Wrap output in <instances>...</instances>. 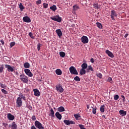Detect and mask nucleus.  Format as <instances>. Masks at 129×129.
I'll return each instance as SVG.
<instances>
[{"label": "nucleus", "mask_w": 129, "mask_h": 129, "mask_svg": "<svg viewBox=\"0 0 129 129\" xmlns=\"http://www.w3.org/2000/svg\"><path fill=\"white\" fill-rule=\"evenodd\" d=\"M20 80L22 81V82H24V83H26L28 84L29 83V79L28 78V77L26 76L24 74L21 75L20 76Z\"/></svg>", "instance_id": "1"}, {"label": "nucleus", "mask_w": 129, "mask_h": 129, "mask_svg": "<svg viewBox=\"0 0 129 129\" xmlns=\"http://www.w3.org/2000/svg\"><path fill=\"white\" fill-rule=\"evenodd\" d=\"M50 19L52 20V21L57 22L58 23H61V21H62V18L60 17L59 15L51 17H50Z\"/></svg>", "instance_id": "2"}, {"label": "nucleus", "mask_w": 129, "mask_h": 129, "mask_svg": "<svg viewBox=\"0 0 129 129\" xmlns=\"http://www.w3.org/2000/svg\"><path fill=\"white\" fill-rule=\"evenodd\" d=\"M70 72L71 74H74L75 75H78V72L76 70L75 67L72 66L69 69Z\"/></svg>", "instance_id": "3"}, {"label": "nucleus", "mask_w": 129, "mask_h": 129, "mask_svg": "<svg viewBox=\"0 0 129 129\" xmlns=\"http://www.w3.org/2000/svg\"><path fill=\"white\" fill-rule=\"evenodd\" d=\"M17 107H21L23 105V101L21 97H18L16 100Z\"/></svg>", "instance_id": "4"}, {"label": "nucleus", "mask_w": 129, "mask_h": 129, "mask_svg": "<svg viewBox=\"0 0 129 129\" xmlns=\"http://www.w3.org/2000/svg\"><path fill=\"white\" fill-rule=\"evenodd\" d=\"M34 124H35L36 127H37V128L44 129V127L43 126V125L39 121H37V120L35 121Z\"/></svg>", "instance_id": "5"}, {"label": "nucleus", "mask_w": 129, "mask_h": 129, "mask_svg": "<svg viewBox=\"0 0 129 129\" xmlns=\"http://www.w3.org/2000/svg\"><path fill=\"white\" fill-rule=\"evenodd\" d=\"M5 68H7L8 72H14V71H15V67H12L11 66V65L5 64Z\"/></svg>", "instance_id": "6"}, {"label": "nucleus", "mask_w": 129, "mask_h": 129, "mask_svg": "<svg viewBox=\"0 0 129 129\" xmlns=\"http://www.w3.org/2000/svg\"><path fill=\"white\" fill-rule=\"evenodd\" d=\"M110 17L113 21H114L115 20L114 17H115L116 18V17H117V15L116 14V12H115V11L112 10L111 11Z\"/></svg>", "instance_id": "7"}, {"label": "nucleus", "mask_w": 129, "mask_h": 129, "mask_svg": "<svg viewBox=\"0 0 129 129\" xmlns=\"http://www.w3.org/2000/svg\"><path fill=\"white\" fill-rule=\"evenodd\" d=\"M56 90L62 93L64 91V89L62 87V85L60 84L56 86Z\"/></svg>", "instance_id": "8"}, {"label": "nucleus", "mask_w": 129, "mask_h": 129, "mask_svg": "<svg viewBox=\"0 0 129 129\" xmlns=\"http://www.w3.org/2000/svg\"><path fill=\"white\" fill-rule=\"evenodd\" d=\"M64 123H65L67 125H70V124H75V122L72 120H64Z\"/></svg>", "instance_id": "9"}, {"label": "nucleus", "mask_w": 129, "mask_h": 129, "mask_svg": "<svg viewBox=\"0 0 129 129\" xmlns=\"http://www.w3.org/2000/svg\"><path fill=\"white\" fill-rule=\"evenodd\" d=\"M81 41L84 44H87L88 43V37L87 36H84L81 38Z\"/></svg>", "instance_id": "10"}, {"label": "nucleus", "mask_w": 129, "mask_h": 129, "mask_svg": "<svg viewBox=\"0 0 129 129\" xmlns=\"http://www.w3.org/2000/svg\"><path fill=\"white\" fill-rule=\"evenodd\" d=\"M105 53L108 55L109 57H110V58H114V55H113V53H112L111 51L107 49L105 51Z\"/></svg>", "instance_id": "11"}, {"label": "nucleus", "mask_w": 129, "mask_h": 129, "mask_svg": "<svg viewBox=\"0 0 129 129\" xmlns=\"http://www.w3.org/2000/svg\"><path fill=\"white\" fill-rule=\"evenodd\" d=\"M33 92H34V95L37 96V97L41 95V93H40V91L37 89H34Z\"/></svg>", "instance_id": "12"}, {"label": "nucleus", "mask_w": 129, "mask_h": 129, "mask_svg": "<svg viewBox=\"0 0 129 129\" xmlns=\"http://www.w3.org/2000/svg\"><path fill=\"white\" fill-rule=\"evenodd\" d=\"M55 32L57 33V35L59 38H61V37L63 36V33L60 29L56 30Z\"/></svg>", "instance_id": "13"}, {"label": "nucleus", "mask_w": 129, "mask_h": 129, "mask_svg": "<svg viewBox=\"0 0 129 129\" xmlns=\"http://www.w3.org/2000/svg\"><path fill=\"white\" fill-rule=\"evenodd\" d=\"M7 118H8L9 120H14V119H15V116L11 114V113H9L7 114Z\"/></svg>", "instance_id": "14"}, {"label": "nucleus", "mask_w": 129, "mask_h": 129, "mask_svg": "<svg viewBox=\"0 0 129 129\" xmlns=\"http://www.w3.org/2000/svg\"><path fill=\"white\" fill-rule=\"evenodd\" d=\"M23 20L25 23H31V19L28 16L24 17Z\"/></svg>", "instance_id": "15"}, {"label": "nucleus", "mask_w": 129, "mask_h": 129, "mask_svg": "<svg viewBox=\"0 0 129 129\" xmlns=\"http://www.w3.org/2000/svg\"><path fill=\"white\" fill-rule=\"evenodd\" d=\"M119 113L121 116H125V115H126V111L120 110L119 111Z\"/></svg>", "instance_id": "16"}, {"label": "nucleus", "mask_w": 129, "mask_h": 129, "mask_svg": "<svg viewBox=\"0 0 129 129\" xmlns=\"http://www.w3.org/2000/svg\"><path fill=\"white\" fill-rule=\"evenodd\" d=\"M55 116L58 118V119L60 120L62 119V115L59 113V112H56L55 113Z\"/></svg>", "instance_id": "17"}, {"label": "nucleus", "mask_w": 129, "mask_h": 129, "mask_svg": "<svg viewBox=\"0 0 129 129\" xmlns=\"http://www.w3.org/2000/svg\"><path fill=\"white\" fill-rule=\"evenodd\" d=\"M89 71H92L93 72V71H94V70H93V68H92V67L91 66H89L88 67V68L87 69L86 72L87 73H89Z\"/></svg>", "instance_id": "18"}, {"label": "nucleus", "mask_w": 129, "mask_h": 129, "mask_svg": "<svg viewBox=\"0 0 129 129\" xmlns=\"http://www.w3.org/2000/svg\"><path fill=\"white\" fill-rule=\"evenodd\" d=\"M105 109V105H102L100 106V111H101L102 113L104 112Z\"/></svg>", "instance_id": "19"}, {"label": "nucleus", "mask_w": 129, "mask_h": 129, "mask_svg": "<svg viewBox=\"0 0 129 129\" xmlns=\"http://www.w3.org/2000/svg\"><path fill=\"white\" fill-rule=\"evenodd\" d=\"M12 129H18V125L16 124V122H12Z\"/></svg>", "instance_id": "20"}, {"label": "nucleus", "mask_w": 129, "mask_h": 129, "mask_svg": "<svg viewBox=\"0 0 129 129\" xmlns=\"http://www.w3.org/2000/svg\"><path fill=\"white\" fill-rule=\"evenodd\" d=\"M50 10H51L53 12H56L57 6H56V5H53L50 7Z\"/></svg>", "instance_id": "21"}, {"label": "nucleus", "mask_w": 129, "mask_h": 129, "mask_svg": "<svg viewBox=\"0 0 129 129\" xmlns=\"http://www.w3.org/2000/svg\"><path fill=\"white\" fill-rule=\"evenodd\" d=\"M19 7L21 12H23V11H24V10H25V7H24V6L23 5V4L20 3L19 4Z\"/></svg>", "instance_id": "22"}, {"label": "nucleus", "mask_w": 129, "mask_h": 129, "mask_svg": "<svg viewBox=\"0 0 129 129\" xmlns=\"http://www.w3.org/2000/svg\"><path fill=\"white\" fill-rule=\"evenodd\" d=\"M57 111L59 112H63V111H65V108L63 106H60L57 108Z\"/></svg>", "instance_id": "23"}, {"label": "nucleus", "mask_w": 129, "mask_h": 129, "mask_svg": "<svg viewBox=\"0 0 129 129\" xmlns=\"http://www.w3.org/2000/svg\"><path fill=\"white\" fill-rule=\"evenodd\" d=\"M55 73L56 75H62V71L58 69L56 70Z\"/></svg>", "instance_id": "24"}, {"label": "nucleus", "mask_w": 129, "mask_h": 129, "mask_svg": "<svg viewBox=\"0 0 129 129\" xmlns=\"http://www.w3.org/2000/svg\"><path fill=\"white\" fill-rule=\"evenodd\" d=\"M86 74V71L84 69H81L80 71V75H84V74Z\"/></svg>", "instance_id": "25"}, {"label": "nucleus", "mask_w": 129, "mask_h": 129, "mask_svg": "<svg viewBox=\"0 0 129 129\" xmlns=\"http://www.w3.org/2000/svg\"><path fill=\"white\" fill-rule=\"evenodd\" d=\"M50 116H52V117H55V113L54 112V110H53V109H50Z\"/></svg>", "instance_id": "26"}, {"label": "nucleus", "mask_w": 129, "mask_h": 129, "mask_svg": "<svg viewBox=\"0 0 129 129\" xmlns=\"http://www.w3.org/2000/svg\"><path fill=\"white\" fill-rule=\"evenodd\" d=\"M81 67H82V69H85V70L87 69V67H88L87 63H83L82 64Z\"/></svg>", "instance_id": "27"}, {"label": "nucleus", "mask_w": 129, "mask_h": 129, "mask_svg": "<svg viewBox=\"0 0 129 129\" xmlns=\"http://www.w3.org/2000/svg\"><path fill=\"white\" fill-rule=\"evenodd\" d=\"M73 10L74 12H76L77 10H79V7L77 6V5H75L73 7Z\"/></svg>", "instance_id": "28"}, {"label": "nucleus", "mask_w": 129, "mask_h": 129, "mask_svg": "<svg viewBox=\"0 0 129 129\" xmlns=\"http://www.w3.org/2000/svg\"><path fill=\"white\" fill-rule=\"evenodd\" d=\"M4 69H5V65L2 64L0 67V73H3V72H4Z\"/></svg>", "instance_id": "29"}, {"label": "nucleus", "mask_w": 129, "mask_h": 129, "mask_svg": "<svg viewBox=\"0 0 129 129\" xmlns=\"http://www.w3.org/2000/svg\"><path fill=\"white\" fill-rule=\"evenodd\" d=\"M24 67L25 68H30V63L29 62H25L24 64Z\"/></svg>", "instance_id": "30"}, {"label": "nucleus", "mask_w": 129, "mask_h": 129, "mask_svg": "<svg viewBox=\"0 0 129 129\" xmlns=\"http://www.w3.org/2000/svg\"><path fill=\"white\" fill-rule=\"evenodd\" d=\"M59 55L60 57L64 58L65 57L66 53L64 52L60 51L59 52Z\"/></svg>", "instance_id": "31"}, {"label": "nucleus", "mask_w": 129, "mask_h": 129, "mask_svg": "<svg viewBox=\"0 0 129 129\" xmlns=\"http://www.w3.org/2000/svg\"><path fill=\"white\" fill-rule=\"evenodd\" d=\"M96 25H97V27H98V28H99V29L102 28V25L101 24V23L99 22H97Z\"/></svg>", "instance_id": "32"}, {"label": "nucleus", "mask_w": 129, "mask_h": 129, "mask_svg": "<svg viewBox=\"0 0 129 129\" xmlns=\"http://www.w3.org/2000/svg\"><path fill=\"white\" fill-rule=\"evenodd\" d=\"M44 9H47L49 7V5L46 3L43 4Z\"/></svg>", "instance_id": "33"}, {"label": "nucleus", "mask_w": 129, "mask_h": 129, "mask_svg": "<svg viewBox=\"0 0 129 129\" xmlns=\"http://www.w3.org/2000/svg\"><path fill=\"white\" fill-rule=\"evenodd\" d=\"M92 113H93V114H96V110L97 109H96V108H93L92 107Z\"/></svg>", "instance_id": "34"}, {"label": "nucleus", "mask_w": 129, "mask_h": 129, "mask_svg": "<svg viewBox=\"0 0 129 129\" xmlns=\"http://www.w3.org/2000/svg\"><path fill=\"white\" fill-rule=\"evenodd\" d=\"M119 98V96H118V95H115V96H114V100H118Z\"/></svg>", "instance_id": "35"}, {"label": "nucleus", "mask_w": 129, "mask_h": 129, "mask_svg": "<svg viewBox=\"0 0 129 129\" xmlns=\"http://www.w3.org/2000/svg\"><path fill=\"white\" fill-rule=\"evenodd\" d=\"M74 79L75 81H80L81 80L80 78L78 76H76Z\"/></svg>", "instance_id": "36"}, {"label": "nucleus", "mask_w": 129, "mask_h": 129, "mask_svg": "<svg viewBox=\"0 0 129 129\" xmlns=\"http://www.w3.org/2000/svg\"><path fill=\"white\" fill-rule=\"evenodd\" d=\"M29 36L30 37V38H31V39H35V37H34L32 32L29 33Z\"/></svg>", "instance_id": "37"}, {"label": "nucleus", "mask_w": 129, "mask_h": 129, "mask_svg": "<svg viewBox=\"0 0 129 129\" xmlns=\"http://www.w3.org/2000/svg\"><path fill=\"white\" fill-rule=\"evenodd\" d=\"M74 116L75 117L76 119H78L80 117V115L79 114H74Z\"/></svg>", "instance_id": "38"}, {"label": "nucleus", "mask_w": 129, "mask_h": 129, "mask_svg": "<svg viewBox=\"0 0 129 129\" xmlns=\"http://www.w3.org/2000/svg\"><path fill=\"white\" fill-rule=\"evenodd\" d=\"M15 45H16V42H12L10 43V47L11 48H13V47H14V46H15Z\"/></svg>", "instance_id": "39"}, {"label": "nucleus", "mask_w": 129, "mask_h": 129, "mask_svg": "<svg viewBox=\"0 0 129 129\" xmlns=\"http://www.w3.org/2000/svg\"><path fill=\"white\" fill-rule=\"evenodd\" d=\"M26 75L29 76V77H33V74L32 73V72H31V71L28 73Z\"/></svg>", "instance_id": "40"}, {"label": "nucleus", "mask_w": 129, "mask_h": 129, "mask_svg": "<svg viewBox=\"0 0 129 129\" xmlns=\"http://www.w3.org/2000/svg\"><path fill=\"white\" fill-rule=\"evenodd\" d=\"M107 81H108V82H110V83H112L113 82L112 79L111 77H109L108 78Z\"/></svg>", "instance_id": "41"}, {"label": "nucleus", "mask_w": 129, "mask_h": 129, "mask_svg": "<svg viewBox=\"0 0 129 129\" xmlns=\"http://www.w3.org/2000/svg\"><path fill=\"white\" fill-rule=\"evenodd\" d=\"M97 77H99V78H100V79H101V78H102V74H101L100 73L97 74Z\"/></svg>", "instance_id": "42"}, {"label": "nucleus", "mask_w": 129, "mask_h": 129, "mask_svg": "<svg viewBox=\"0 0 129 129\" xmlns=\"http://www.w3.org/2000/svg\"><path fill=\"white\" fill-rule=\"evenodd\" d=\"M25 73L27 75L30 72V70L26 69L24 70Z\"/></svg>", "instance_id": "43"}, {"label": "nucleus", "mask_w": 129, "mask_h": 129, "mask_svg": "<svg viewBox=\"0 0 129 129\" xmlns=\"http://www.w3.org/2000/svg\"><path fill=\"white\" fill-rule=\"evenodd\" d=\"M36 5H41L42 4V1L38 0L36 2Z\"/></svg>", "instance_id": "44"}, {"label": "nucleus", "mask_w": 129, "mask_h": 129, "mask_svg": "<svg viewBox=\"0 0 129 129\" xmlns=\"http://www.w3.org/2000/svg\"><path fill=\"white\" fill-rule=\"evenodd\" d=\"M2 92H3V93H4V94H8V91L5 89H2Z\"/></svg>", "instance_id": "45"}, {"label": "nucleus", "mask_w": 129, "mask_h": 129, "mask_svg": "<svg viewBox=\"0 0 129 129\" xmlns=\"http://www.w3.org/2000/svg\"><path fill=\"white\" fill-rule=\"evenodd\" d=\"M121 97L122 98V100L123 102H125V97H124V96L121 95Z\"/></svg>", "instance_id": "46"}, {"label": "nucleus", "mask_w": 129, "mask_h": 129, "mask_svg": "<svg viewBox=\"0 0 129 129\" xmlns=\"http://www.w3.org/2000/svg\"><path fill=\"white\" fill-rule=\"evenodd\" d=\"M93 7L95 9H98V4H94Z\"/></svg>", "instance_id": "47"}, {"label": "nucleus", "mask_w": 129, "mask_h": 129, "mask_svg": "<svg viewBox=\"0 0 129 129\" xmlns=\"http://www.w3.org/2000/svg\"><path fill=\"white\" fill-rule=\"evenodd\" d=\"M1 87H2V88H6V87H7V86H6V85L4 84H0Z\"/></svg>", "instance_id": "48"}, {"label": "nucleus", "mask_w": 129, "mask_h": 129, "mask_svg": "<svg viewBox=\"0 0 129 129\" xmlns=\"http://www.w3.org/2000/svg\"><path fill=\"white\" fill-rule=\"evenodd\" d=\"M41 49V44L38 43V44L37 45V49L38 51H40Z\"/></svg>", "instance_id": "49"}, {"label": "nucleus", "mask_w": 129, "mask_h": 129, "mask_svg": "<svg viewBox=\"0 0 129 129\" xmlns=\"http://www.w3.org/2000/svg\"><path fill=\"white\" fill-rule=\"evenodd\" d=\"M79 127H80L81 129H86V128H84V125H83L82 124H79Z\"/></svg>", "instance_id": "50"}, {"label": "nucleus", "mask_w": 129, "mask_h": 129, "mask_svg": "<svg viewBox=\"0 0 129 129\" xmlns=\"http://www.w3.org/2000/svg\"><path fill=\"white\" fill-rule=\"evenodd\" d=\"M28 108L30 110H32V109H33V107H32V106L31 105H29L28 106Z\"/></svg>", "instance_id": "51"}, {"label": "nucleus", "mask_w": 129, "mask_h": 129, "mask_svg": "<svg viewBox=\"0 0 129 129\" xmlns=\"http://www.w3.org/2000/svg\"><path fill=\"white\" fill-rule=\"evenodd\" d=\"M32 120H36V116H35V115H33V116H32Z\"/></svg>", "instance_id": "52"}, {"label": "nucleus", "mask_w": 129, "mask_h": 129, "mask_svg": "<svg viewBox=\"0 0 129 129\" xmlns=\"http://www.w3.org/2000/svg\"><path fill=\"white\" fill-rule=\"evenodd\" d=\"M19 97H20V98L22 99L24 96V95H23V94H21L19 95Z\"/></svg>", "instance_id": "53"}, {"label": "nucleus", "mask_w": 129, "mask_h": 129, "mask_svg": "<svg viewBox=\"0 0 129 129\" xmlns=\"http://www.w3.org/2000/svg\"><path fill=\"white\" fill-rule=\"evenodd\" d=\"M3 126H5V127H7V126H8V124L6 123H3Z\"/></svg>", "instance_id": "54"}, {"label": "nucleus", "mask_w": 129, "mask_h": 129, "mask_svg": "<svg viewBox=\"0 0 129 129\" xmlns=\"http://www.w3.org/2000/svg\"><path fill=\"white\" fill-rule=\"evenodd\" d=\"M1 43H2L3 46H4V45H5V41H4V40H1Z\"/></svg>", "instance_id": "55"}, {"label": "nucleus", "mask_w": 129, "mask_h": 129, "mask_svg": "<svg viewBox=\"0 0 129 129\" xmlns=\"http://www.w3.org/2000/svg\"><path fill=\"white\" fill-rule=\"evenodd\" d=\"M90 61L91 63H94V59L93 58H91Z\"/></svg>", "instance_id": "56"}, {"label": "nucleus", "mask_w": 129, "mask_h": 129, "mask_svg": "<svg viewBox=\"0 0 129 129\" xmlns=\"http://www.w3.org/2000/svg\"><path fill=\"white\" fill-rule=\"evenodd\" d=\"M127 36H128V34L126 33L124 37V38H127Z\"/></svg>", "instance_id": "57"}, {"label": "nucleus", "mask_w": 129, "mask_h": 129, "mask_svg": "<svg viewBox=\"0 0 129 129\" xmlns=\"http://www.w3.org/2000/svg\"><path fill=\"white\" fill-rule=\"evenodd\" d=\"M31 129H37V128H36V127H35L34 125L31 126Z\"/></svg>", "instance_id": "58"}, {"label": "nucleus", "mask_w": 129, "mask_h": 129, "mask_svg": "<svg viewBox=\"0 0 129 129\" xmlns=\"http://www.w3.org/2000/svg\"><path fill=\"white\" fill-rule=\"evenodd\" d=\"M21 99H23V100H26V97L24 96Z\"/></svg>", "instance_id": "59"}, {"label": "nucleus", "mask_w": 129, "mask_h": 129, "mask_svg": "<svg viewBox=\"0 0 129 129\" xmlns=\"http://www.w3.org/2000/svg\"><path fill=\"white\" fill-rule=\"evenodd\" d=\"M12 126H13V123H12L11 124L9 125V127H12Z\"/></svg>", "instance_id": "60"}, {"label": "nucleus", "mask_w": 129, "mask_h": 129, "mask_svg": "<svg viewBox=\"0 0 129 129\" xmlns=\"http://www.w3.org/2000/svg\"><path fill=\"white\" fill-rule=\"evenodd\" d=\"M89 108H90V106H89V105H87V108L88 109H89Z\"/></svg>", "instance_id": "61"}, {"label": "nucleus", "mask_w": 129, "mask_h": 129, "mask_svg": "<svg viewBox=\"0 0 129 129\" xmlns=\"http://www.w3.org/2000/svg\"><path fill=\"white\" fill-rule=\"evenodd\" d=\"M102 117H103L104 118H105V116L104 115H103L102 116Z\"/></svg>", "instance_id": "62"}, {"label": "nucleus", "mask_w": 129, "mask_h": 129, "mask_svg": "<svg viewBox=\"0 0 129 129\" xmlns=\"http://www.w3.org/2000/svg\"><path fill=\"white\" fill-rule=\"evenodd\" d=\"M16 75H18V74H19V73H18V72H16Z\"/></svg>", "instance_id": "63"}, {"label": "nucleus", "mask_w": 129, "mask_h": 129, "mask_svg": "<svg viewBox=\"0 0 129 129\" xmlns=\"http://www.w3.org/2000/svg\"><path fill=\"white\" fill-rule=\"evenodd\" d=\"M1 63H0V67H1Z\"/></svg>", "instance_id": "64"}]
</instances>
